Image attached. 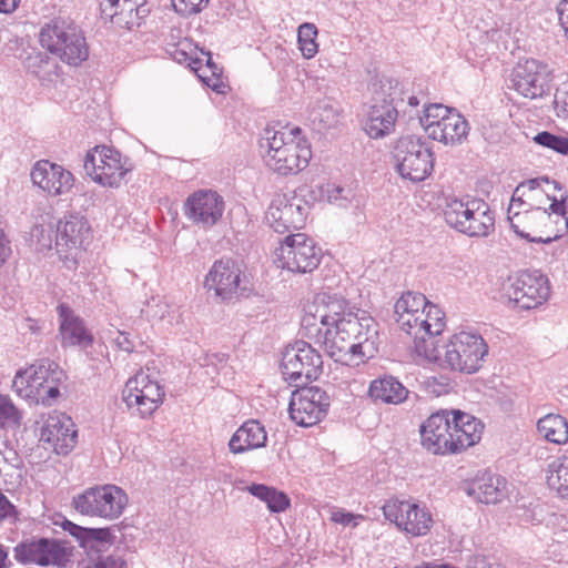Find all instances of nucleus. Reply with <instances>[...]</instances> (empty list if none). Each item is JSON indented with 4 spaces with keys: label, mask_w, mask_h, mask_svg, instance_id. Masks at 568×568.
I'll return each instance as SVG.
<instances>
[{
    "label": "nucleus",
    "mask_w": 568,
    "mask_h": 568,
    "mask_svg": "<svg viewBox=\"0 0 568 568\" xmlns=\"http://www.w3.org/2000/svg\"><path fill=\"white\" fill-rule=\"evenodd\" d=\"M323 344L336 363L351 365L355 359L373 358L378 352V324L366 311L356 310L334 328H326Z\"/></svg>",
    "instance_id": "f257e3e1"
},
{
    "label": "nucleus",
    "mask_w": 568,
    "mask_h": 568,
    "mask_svg": "<svg viewBox=\"0 0 568 568\" xmlns=\"http://www.w3.org/2000/svg\"><path fill=\"white\" fill-rule=\"evenodd\" d=\"M300 134V128L265 131L261 148L265 150L264 162L272 171L282 175L295 174L308 165L311 146Z\"/></svg>",
    "instance_id": "f03ea898"
},
{
    "label": "nucleus",
    "mask_w": 568,
    "mask_h": 568,
    "mask_svg": "<svg viewBox=\"0 0 568 568\" xmlns=\"http://www.w3.org/2000/svg\"><path fill=\"white\" fill-rule=\"evenodd\" d=\"M41 47L69 65H80L89 57L85 37L74 22L54 19L39 34Z\"/></svg>",
    "instance_id": "7ed1b4c3"
},
{
    "label": "nucleus",
    "mask_w": 568,
    "mask_h": 568,
    "mask_svg": "<svg viewBox=\"0 0 568 568\" xmlns=\"http://www.w3.org/2000/svg\"><path fill=\"white\" fill-rule=\"evenodd\" d=\"M404 94L403 85L396 79L387 78L374 84L373 103L365 123L371 138L381 139L394 131Z\"/></svg>",
    "instance_id": "20e7f679"
},
{
    "label": "nucleus",
    "mask_w": 568,
    "mask_h": 568,
    "mask_svg": "<svg viewBox=\"0 0 568 568\" xmlns=\"http://www.w3.org/2000/svg\"><path fill=\"white\" fill-rule=\"evenodd\" d=\"M436 315L440 311L430 304L426 296L420 293H404L394 305L396 322L399 327L415 339L425 341L427 336L442 333L444 327L443 317H436L435 323L429 322L430 312Z\"/></svg>",
    "instance_id": "39448f33"
},
{
    "label": "nucleus",
    "mask_w": 568,
    "mask_h": 568,
    "mask_svg": "<svg viewBox=\"0 0 568 568\" xmlns=\"http://www.w3.org/2000/svg\"><path fill=\"white\" fill-rule=\"evenodd\" d=\"M393 158L400 176L413 182L425 180L433 171V151L422 136L399 138L394 145Z\"/></svg>",
    "instance_id": "423d86ee"
},
{
    "label": "nucleus",
    "mask_w": 568,
    "mask_h": 568,
    "mask_svg": "<svg viewBox=\"0 0 568 568\" xmlns=\"http://www.w3.org/2000/svg\"><path fill=\"white\" fill-rule=\"evenodd\" d=\"M549 295L548 278L539 272L525 271L503 284L500 298L508 307L528 311L544 304Z\"/></svg>",
    "instance_id": "0eeeda50"
},
{
    "label": "nucleus",
    "mask_w": 568,
    "mask_h": 568,
    "mask_svg": "<svg viewBox=\"0 0 568 568\" xmlns=\"http://www.w3.org/2000/svg\"><path fill=\"white\" fill-rule=\"evenodd\" d=\"M128 504L124 490L115 485L89 487L72 497V507L84 516L109 520L119 518Z\"/></svg>",
    "instance_id": "6e6552de"
},
{
    "label": "nucleus",
    "mask_w": 568,
    "mask_h": 568,
    "mask_svg": "<svg viewBox=\"0 0 568 568\" xmlns=\"http://www.w3.org/2000/svg\"><path fill=\"white\" fill-rule=\"evenodd\" d=\"M277 266L292 273L306 274L316 270L323 251L304 233L290 234L275 252Z\"/></svg>",
    "instance_id": "1a4fd4ad"
},
{
    "label": "nucleus",
    "mask_w": 568,
    "mask_h": 568,
    "mask_svg": "<svg viewBox=\"0 0 568 568\" xmlns=\"http://www.w3.org/2000/svg\"><path fill=\"white\" fill-rule=\"evenodd\" d=\"M281 369L285 381L296 386L315 381L323 372L322 355L304 341H296L283 352Z\"/></svg>",
    "instance_id": "9d476101"
},
{
    "label": "nucleus",
    "mask_w": 568,
    "mask_h": 568,
    "mask_svg": "<svg viewBox=\"0 0 568 568\" xmlns=\"http://www.w3.org/2000/svg\"><path fill=\"white\" fill-rule=\"evenodd\" d=\"M163 387L143 372L129 378L122 390V400L131 415L141 418L150 417L162 404Z\"/></svg>",
    "instance_id": "9b49d317"
},
{
    "label": "nucleus",
    "mask_w": 568,
    "mask_h": 568,
    "mask_svg": "<svg viewBox=\"0 0 568 568\" xmlns=\"http://www.w3.org/2000/svg\"><path fill=\"white\" fill-rule=\"evenodd\" d=\"M487 354L488 345L480 335L460 332L446 345L445 362L454 371L471 374L481 367Z\"/></svg>",
    "instance_id": "f8f14e48"
},
{
    "label": "nucleus",
    "mask_w": 568,
    "mask_h": 568,
    "mask_svg": "<svg viewBox=\"0 0 568 568\" xmlns=\"http://www.w3.org/2000/svg\"><path fill=\"white\" fill-rule=\"evenodd\" d=\"M91 235V226L84 215H68L59 221L55 234V251L68 270H75L81 248Z\"/></svg>",
    "instance_id": "ddd939ff"
},
{
    "label": "nucleus",
    "mask_w": 568,
    "mask_h": 568,
    "mask_svg": "<svg viewBox=\"0 0 568 568\" xmlns=\"http://www.w3.org/2000/svg\"><path fill=\"white\" fill-rule=\"evenodd\" d=\"M84 170L94 182L109 187H119L130 171L120 152L106 145H97L88 152Z\"/></svg>",
    "instance_id": "4468645a"
},
{
    "label": "nucleus",
    "mask_w": 568,
    "mask_h": 568,
    "mask_svg": "<svg viewBox=\"0 0 568 568\" xmlns=\"http://www.w3.org/2000/svg\"><path fill=\"white\" fill-rule=\"evenodd\" d=\"M331 397L318 386L302 387L293 392L288 414L298 426L310 427L320 423L327 414Z\"/></svg>",
    "instance_id": "2eb2a0df"
},
{
    "label": "nucleus",
    "mask_w": 568,
    "mask_h": 568,
    "mask_svg": "<svg viewBox=\"0 0 568 568\" xmlns=\"http://www.w3.org/2000/svg\"><path fill=\"white\" fill-rule=\"evenodd\" d=\"M554 80L552 69L535 59L518 63L513 71V88L524 98L538 99L548 94Z\"/></svg>",
    "instance_id": "dca6fc26"
},
{
    "label": "nucleus",
    "mask_w": 568,
    "mask_h": 568,
    "mask_svg": "<svg viewBox=\"0 0 568 568\" xmlns=\"http://www.w3.org/2000/svg\"><path fill=\"white\" fill-rule=\"evenodd\" d=\"M78 432L71 417L64 413L49 414L40 429V444L57 455H68L75 446Z\"/></svg>",
    "instance_id": "f3484780"
},
{
    "label": "nucleus",
    "mask_w": 568,
    "mask_h": 568,
    "mask_svg": "<svg viewBox=\"0 0 568 568\" xmlns=\"http://www.w3.org/2000/svg\"><path fill=\"white\" fill-rule=\"evenodd\" d=\"M420 439L422 446L434 455L456 454L449 410L442 409L432 414L420 426Z\"/></svg>",
    "instance_id": "a211bd4d"
},
{
    "label": "nucleus",
    "mask_w": 568,
    "mask_h": 568,
    "mask_svg": "<svg viewBox=\"0 0 568 568\" xmlns=\"http://www.w3.org/2000/svg\"><path fill=\"white\" fill-rule=\"evenodd\" d=\"M241 270L231 258L215 261L205 277L204 285L209 291L213 290L222 301H230L246 292L242 285Z\"/></svg>",
    "instance_id": "6ab92c4d"
},
{
    "label": "nucleus",
    "mask_w": 568,
    "mask_h": 568,
    "mask_svg": "<svg viewBox=\"0 0 568 568\" xmlns=\"http://www.w3.org/2000/svg\"><path fill=\"white\" fill-rule=\"evenodd\" d=\"M33 185L52 196L68 193L74 183L70 171L48 160L38 161L31 169Z\"/></svg>",
    "instance_id": "aec40b11"
},
{
    "label": "nucleus",
    "mask_w": 568,
    "mask_h": 568,
    "mask_svg": "<svg viewBox=\"0 0 568 568\" xmlns=\"http://www.w3.org/2000/svg\"><path fill=\"white\" fill-rule=\"evenodd\" d=\"M61 527L77 540L79 547L84 550L91 560L108 551L115 540V536L109 527H82L67 518L61 523Z\"/></svg>",
    "instance_id": "412c9836"
},
{
    "label": "nucleus",
    "mask_w": 568,
    "mask_h": 568,
    "mask_svg": "<svg viewBox=\"0 0 568 568\" xmlns=\"http://www.w3.org/2000/svg\"><path fill=\"white\" fill-rule=\"evenodd\" d=\"M57 310L60 318L59 331L62 337V346H78L81 349L91 347L94 337L85 326L84 321L65 304H60Z\"/></svg>",
    "instance_id": "4be33fe9"
},
{
    "label": "nucleus",
    "mask_w": 568,
    "mask_h": 568,
    "mask_svg": "<svg viewBox=\"0 0 568 568\" xmlns=\"http://www.w3.org/2000/svg\"><path fill=\"white\" fill-rule=\"evenodd\" d=\"M464 491L481 504H498L507 497V480L491 473L476 476L464 486Z\"/></svg>",
    "instance_id": "5701e85b"
},
{
    "label": "nucleus",
    "mask_w": 568,
    "mask_h": 568,
    "mask_svg": "<svg viewBox=\"0 0 568 568\" xmlns=\"http://www.w3.org/2000/svg\"><path fill=\"white\" fill-rule=\"evenodd\" d=\"M315 304L316 310L313 317L318 318L326 328H334L336 324L342 322V318L355 313L351 308L348 301L338 294H318Z\"/></svg>",
    "instance_id": "b1692460"
},
{
    "label": "nucleus",
    "mask_w": 568,
    "mask_h": 568,
    "mask_svg": "<svg viewBox=\"0 0 568 568\" xmlns=\"http://www.w3.org/2000/svg\"><path fill=\"white\" fill-rule=\"evenodd\" d=\"M342 119V108L337 101L324 97L317 99L310 108L307 123L312 130L324 133L336 128Z\"/></svg>",
    "instance_id": "393cba45"
},
{
    "label": "nucleus",
    "mask_w": 568,
    "mask_h": 568,
    "mask_svg": "<svg viewBox=\"0 0 568 568\" xmlns=\"http://www.w3.org/2000/svg\"><path fill=\"white\" fill-rule=\"evenodd\" d=\"M266 440L267 434L264 426L256 419H250L241 425L232 435L229 448L233 454H242L250 449L264 447Z\"/></svg>",
    "instance_id": "a878e982"
},
{
    "label": "nucleus",
    "mask_w": 568,
    "mask_h": 568,
    "mask_svg": "<svg viewBox=\"0 0 568 568\" xmlns=\"http://www.w3.org/2000/svg\"><path fill=\"white\" fill-rule=\"evenodd\" d=\"M409 390L393 375H383L373 379L368 387V396L374 402L398 405L405 402Z\"/></svg>",
    "instance_id": "bb28decb"
},
{
    "label": "nucleus",
    "mask_w": 568,
    "mask_h": 568,
    "mask_svg": "<svg viewBox=\"0 0 568 568\" xmlns=\"http://www.w3.org/2000/svg\"><path fill=\"white\" fill-rule=\"evenodd\" d=\"M432 130V138L445 145H457L466 140L469 125L466 119L457 111L446 118L438 126Z\"/></svg>",
    "instance_id": "cd10ccee"
},
{
    "label": "nucleus",
    "mask_w": 568,
    "mask_h": 568,
    "mask_svg": "<svg viewBox=\"0 0 568 568\" xmlns=\"http://www.w3.org/2000/svg\"><path fill=\"white\" fill-rule=\"evenodd\" d=\"M445 222L468 236H487L495 229L494 215H443Z\"/></svg>",
    "instance_id": "c85d7f7f"
},
{
    "label": "nucleus",
    "mask_w": 568,
    "mask_h": 568,
    "mask_svg": "<svg viewBox=\"0 0 568 568\" xmlns=\"http://www.w3.org/2000/svg\"><path fill=\"white\" fill-rule=\"evenodd\" d=\"M225 201L215 190L201 189L190 194L184 202L187 213H223Z\"/></svg>",
    "instance_id": "c756f323"
},
{
    "label": "nucleus",
    "mask_w": 568,
    "mask_h": 568,
    "mask_svg": "<svg viewBox=\"0 0 568 568\" xmlns=\"http://www.w3.org/2000/svg\"><path fill=\"white\" fill-rule=\"evenodd\" d=\"M28 369V383H31V388L40 392L43 390V385L45 384L61 382L64 375L62 369L59 368V365L49 358L38 361Z\"/></svg>",
    "instance_id": "7c9ffc66"
},
{
    "label": "nucleus",
    "mask_w": 568,
    "mask_h": 568,
    "mask_svg": "<svg viewBox=\"0 0 568 568\" xmlns=\"http://www.w3.org/2000/svg\"><path fill=\"white\" fill-rule=\"evenodd\" d=\"M538 433L550 443L562 445L568 442V422L558 414H548L537 423Z\"/></svg>",
    "instance_id": "2f4dec72"
},
{
    "label": "nucleus",
    "mask_w": 568,
    "mask_h": 568,
    "mask_svg": "<svg viewBox=\"0 0 568 568\" xmlns=\"http://www.w3.org/2000/svg\"><path fill=\"white\" fill-rule=\"evenodd\" d=\"M72 547H67V541L41 537L42 567H65L72 556Z\"/></svg>",
    "instance_id": "473e14b6"
},
{
    "label": "nucleus",
    "mask_w": 568,
    "mask_h": 568,
    "mask_svg": "<svg viewBox=\"0 0 568 568\" xmlns=\"http://www.w3.org/2000/svg\"><path fill=\"white\" fill-rule=\"evenodd\" d=\"M402 523V528L412 536L426 535L433 524L432 515L426 508H420L417 504L410 503V508L406 509Z\"/></svg>",
    "instance_id": "72a5a7b5"
},
{
    "label": "nucleus",
    "mask_w": 568,
    "mask_h": 568,
    "mask_svg": "<svg viewBox=\"0 0 568 568\" xmlns=\"http://www.w3.org/2000/svg\"><path fill=\"white\" fill-rule=\"evenodd\" d=\"M247 490L254 497H257L264 501L272 513L285 511L291 505L288 496L274 487H270L263 484H252L247 487Z\"/></svg>",
    "instance_id": "f704fd0d"
},
{
    "label": "nucleus",
    "mask_w": 568,
    "mask_h": 568,
    "mask_svg": "<svg viewBox=\"0 0 568 568\" xmlns=\"http://www.w3.org/2000/svg\"><path fill=\"white\" fill-rule=\"evenodd\" d=\"M13 558L22 566L37 565L42 567L41 537L18 542L13 549Z\"/></svg>",
    "instance_id": "c9c22d12"
},
{
    "label": "nucleus",
    "mask_w": 568,
    "mask_h": 568,
    "mask_svg": "<svg viewBox=\"0 0 568 568\" xmlns=\"http://www.w3.org/2000/svg\"><path fill=\"white\" fill-rule=\"evenodd\" d=\"M547 483L562 498H568V456L559 457L550 464Z\"/></svg>",
    "instance_id": "e433bc0d"
},
{
    "label": "nucleus",
    "mask_w": 568,
    "mask_h": 568,
    "mask_svg": "<svg viewBox=\"0 0 568 568\" xmlns=\"http://www.w3.org/2000/svg\"><path fill=\"white\" fill-rule=\"evenodd\" d=\"M141 1L142 0H104L102 11L111 18L124 16L128 18L125 22L129 23L132 21L131 18L133 13L139 16L141 11H145L142 9L143 3Z\"/></svg>",
    "instance_id": "4c0bfd02"
},
{
    "label": "nucleus",
    "mask_w": 568,
    "mask_h": 568,
    "mask_svg": "<svg viewBox=\"0 0 568 568\" xmlns=\"http://www.w3.org/2000/svg\"><path fill=\"white\" fill-rule=\"evenodd\" d=\"M317 28L314 23H302L297 29V43L302 55L305 59H312L318 51Z\"/></svg>",
    "instance_id": "58836bf2"
},
{
    "label": "nucleus",
    "mask_w": 568,
    "mask_h": 568,
    "mask_svg": "<svg viewBox=\"0 0 568 568\" xmlns=\"http://www.w3.org/2000/svg\"><path fill=\"white\" fill-rule=\"evenodd\" d=\"M484 425L478 418H474L467 424L462 433L453 434V443H456V454L475 445L480 440Z\"/></svg>",
    "instance_id": "ea45409f"
},
{
    "label": "nucleus",
    "mask_w": 568,
    "mask_h": 568,
    "mask_svg": "<svg viewBox=\"0 0 568 568\" xmlns=\"http://www.w3.org/2000/svg\"><path fill=\"white\" fill-rule=\"evenodd\" d=\"M456 110L449 109L439 103L428 104L424 109V115L420 118V124L427 133L428 138H432V130L434 126H439L446 118L450 116Z\"/></svg>",
    "instance_id": "a19ab883"
},
{
    "label": "nucleus",
    "mask_w": 568,
    "mask_h": 568,
    "mask_svg": "<svg viewBox=\"0 0 568 568\" xmlns=\"http://www.w3.org/2000/svg\"><path fill=\"white\" fill-rule=\"evenodd\" d=\"M203 55L206 57L205 65H202V60L200 59L199 67L202 68L199 72H195L199 78L210 88L213 90L221 92L220 87L222 84L221 81V70L217 68V65L213 62L211 53L210 52H202Z\"/></svg>",
    "instance_id": "79ce46f5"
},
{
    "label": "nucleus",
    "mask_w": 568,
    "mask_h": 568,
    "mask_svg": "<svg viewBox=\"0 0 568 568\" xmlns=\"http://www.w3.org/2000/svg\"><path fill=\"white\" fill-rule=\"evenodd\" d=\"M21 413L13 405L8 396L0 395V426L19 427L21 424Z\"/></svg>",
    "instance_id": "37998d69"
},
{
    "label": "nucleus",
    "mask_w": 568,
    "mask_h": 568,
    "mask_svg": "<svg viewBox=\"0 0 568 568\" xmlns=\"http://www.w3.org/2000/svg\"><path fill=\"white\" fill-rule=\"evenodd\" d=\"M447 205L449 211H445L444 213H489L488 205L479 199L467 200L466 202L458 199H452Z\"/></svg>",
    "instance_id": "c03bdc74"
},
{
    "label": "nucleus",
    "mask_w": 568,
    "mask_h": 568,
    "mask_svg": "<svg viewBox=\"0 0 568 568\" xmlns=\"http://www.w3.org/2000/svg\"><path fill=\"white\" fill-rule=\"evenodd\" d=\"M410 508L409 501L404 500H388L383 506V514L385 518L392 523H395L398 528H402L403 518L406 509Z\"/></svg>",
    "instance_id": "a18cd8bd"
},
{
    "label": "nucleus",
    "mask_w": 568,
    "mask_h": 568,
    "mask_svg": "<svg viewBox=\"0 0 568 568\" xmlns=\"http://www.w3.org/2000/svg\"><path fill=\"white\" fill-rule=\"evenodd\" d=\"M534 141L542 146L551 149L558 153L567 154L568 153V138L559 136L551 134L549 132H540L535 138Z\"/></svg>",
    "instance_id": "49530a36"
},
{
    "label": "nucleus",
    "mask_w": 568,
    "mask_h": 568,
    "mask_svg": "<svg viewBox=\"0 0 568 568\" xmlns=\"http://www.w3.org/2000/svg\"><path fill=\"white\" fill-rule=\"evenodd\" d=\"M506 220L510 223V226L516 234H518L523 239L528 240L529 242L548 244L562 236L560 230H557L556 232L541 231L539 235H531L530 232L519 230L518 225L514 223L511 215H506Z\"/></svg>",
    "instance_id": "de8ad7c7"
},
{
    "label": "nucleus",
    "mask_w": 568,
    "mask_h": 568,
    "mask_svg": "<svg viewBox=\"0 0 568 568\" xmlns=\"http://www.w3.org/2000/svg\"><path fill=\"white\" fill-rule=\"evenodd\" d=\"M29 369L18 372L13 382L12 388L22 398L33 399L34 388H31V383H28Z\"/></svg>",
    "instance_id": "09e8293b"
},
{
    "label": "nucleus",
    "mask_w": 568,
    "mask_h": 568,
    "mask_svg": "<svg viewBox=\"0 0 568 568\" xmlns=\"http://www.w3.org/2000/svg\"><path fill=\"white\" fill-rule=\"evenodd\" d=\"M209 0H172L174 10L184 16L189 17L200 12Z\"/></svg>",
    "instance_id": "8fccbe9b"
},
{
    "label": "nucleus",
    "mask_w": 568,
    "mask_h": 568,
    "mask_svg": "<svg viewBox=\"0 0 568 568\" xmlns=\"http://www.w3.org/2000/svg\"><path fill=\"white\" fill-rule=\"evenodd\" d=\"M364 519L365 517L363 515H355L343 508H336L331 514V520L343 526L356 527L358 525V520Z\"/></svg>",
    "instance_id": "3c124183"
},
{
    "label": "nucleus",
    "mask_w": 568,
    "mask_h": 568,
    "mask_svg": "<svg viewBox=\"0 0 568 568\" xmlns=\"http://www.w3.org/2000/svg\"><path fill=\"white\" fill-rule=\"evenodd\" d=\"M125 560L116 555H109L106 557L98 556L92 559V565H89L87 568H125Z\"/></svg>",
    "instance_id": "603ef678"
},
{
    "label": "nucleus",
    "mask_w": 568,
    "mask_h": 568,
    "mask_svg": "<svg viewBox=\"0 0 568 568\" xmlns=\"http://www.w3.org/2000/svg\"><path fill=\"white\" fill-rule=\"evenodd\" d=\"M474 418L475 416L459 409L449 410V424L452 426V433L458 435L462 433V429Z\"/></svg>",
    "instance_id": "864d4df0"
},
{
    "label": "nucleus",
    "mask_w": 568,
    "mask_h": 568,
    "mask_svg": "<svg viewBox=\"0 0 568 568\" xmlns=\"http://www.w3.org/2000/svg\"><path fill=\"white\" fill-rule=\"evenodd\" d=\"M60 382H52V384L43 385V390H36L33 399L38 403L42 402L44 405H51L60 396L59 385Z\"/></svg>",
    "instance_id": "5fc2aeb1"
},
{
    "label": "nucleus",
    "mask_w": 568,
    "mask_h": 568,
    "mask_svg": "<svg viewBox=\"0 0 568 568\" xmlns=\"http://www.w3.org/2000/svg\"><path fill=\"white\" fill-rule=\"evenodd\" d=\"M541 182H548L547 178H540V179H530L527 181H524L517 185V195L520 194H527L532 193L530 196L531 199L534 195H544L541 192H537L538 187L540 186Z\"/></svg>",
    "instance_id": "6e6d98bb"
},
{
    "label": "nucleus",
    "mask_w": 568,
    "mask_h": 568,
    "mask_svg": "<svg viewBox=\"0 0 568 568\" xmlns=\"http://www.w3.org/2000/svg\"><path fill=\"white\" fill-rule=\"evenodd\" d=\"M180 45L181 44L175 47L174 50L170 52L173 59L176 60L179 63L187 62L192 70H194V72H199L200 70H202V68L197 65L200 63V58L193 59L189 55V53L185 52L184 49L179 48Z\"/></svg>",
    "instance_id": "4d7b16f0"
},
{
    "label": "nucleus",
    "mask_w": 568,
    "mask_h": 568,
    "mask_svg": "<svg viewBox=\"0 0 568 568\" xmlns=\"http://www.w3.org/2000/svg\"><path fill=\"white\" fill-rule=\"evenodd\" d=\"M467 568H507L498 561H489L484 555H474L468 559Z\"/></svg>",
    "instance_id": "13d9d810"
},
{
    "label": "nucleus",
    "mask_w": 568,
    "mask_h": 568,
    "mask_svg": "<svg viewBox=\"0 0 568 568\" xmlns=\"http://www.w3.org/2000/svg\"><path fill=\"white\" fill-rule=\"evenodd\" d=\"M346 193H349V191H346L343 187H334L328 194V201L335 204L338 209L347 210L349 207L347 203H351V200Z\"/></svg>",
    "instance_id": "bf43d9fd"
},
{
    "label": "nucleus",
    "mask_w": 568,
    "mask_h": 568,
    "mask_svg": "<svg viewBox=\"0 0 568 568\" xmlns=\"http://www.w3.org/2000/svg\"><path fill=\"white\" fill-rule=\"evenodd\" d=\"M555 108L557 115L562 116L568 121V92L557 90L555 93Z\"/></svg>",
    "instance_id": "052dcab7"
},
{
    "label": "nucleus",
    "mask_w": 568,
    "mask_h": 568,
    "mask_svg": "<svg viewBox=\"0 0 568 568\" xmlns=\"http://www.w3.org/2000/svg\"><path fill=\"white\" fill-rule=\"evenodd\" d=\"M527 196L529 200H531V196L527 195V194H520V195H517V187L515 189L514 193H513V196H511V200H510V203H509V206H508V213H511V211L514 209H517V207H520L523 209V212L524 213H528L529 211L532 210V205L529 204L524 197Z\"/></svg>",
    "instance_id": "680f3d73"
},
{
    "label": "nucleus",
    "mask_w": 568,
    "mask_h": 568,
    "mask_svg": "<svg viewBox=\"0 0 568 568\" xmlns=\"http://www.w3.org/2000/svg\"><path fill=\"white\" fill-rule=\"evenodd\" d=\"M16 506L0 490V523L8 517L17 516Z\"/></svg>",
    "instance_id": "e2e57ef3"
},
{
    "label": "nucleus",
    "mask_w": 568,
    "mask_h": 568,
    "mask_svg": "<svg viewBox=\"0 0 568 568\" xmlns=\"http://www.w3.org/2000/svg\"><path fill=\"white\" fill-rule=\"evenodd\" d=\"M10 243L4 230L0 226V267L8 261L12 253Z\"/></svg>",
    "instance_id": "0e129e2a"
},
{
    "label": "nucleus",
    "mask_w": 568,
    "mask_h": 568,
    "mask_svg": "<svg viewBox=\"0 0 568 568\" xmlns=\"http://www.w3.org/2000/svg\"><path fill=\"white\" fill-rule=\"evenodd\" d=\"M114 342L118 347L124 352L132 353L134 349V343L128 333L118 332V336L115 337Z\"/></svg>",
    "instance_id": "69168bd1"
},
{
    "label": "nucleus",
    "mask_w": 568,
    "mask_h": 568,
    "mask_svg": "<svg viewBox=\"0 0 568 568\" xmlns=\"http://www.w3.org/2000/svg\"><path fill=\"white\" fill-rule=\"evenodd\" d=\"M559 23L568 39V0L561 1L557 7Z\"/></svg>",
    "instance_id": "338daca9"
},
{
    "label": "nucleus",
    "mask_w": 568,
    "mask_h": 568,
    "mask_svg": "<svg viewBox=\"0 0 568 568\" xmlns=\"http://www.w3.org/2000/svg\"><path fill=\"white\" fill-rule=\"evenodd\" d=\"M552 213H567L568 211V196L562 197L560 201L554 199L550 203Z\"/></svg>",
    "instance_id": "774afa93"
}]
</instances>
